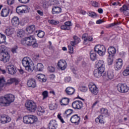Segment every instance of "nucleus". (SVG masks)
Segmentation results:
<instances>
[{
  "label": "nucleus",
  "mask_w": 129,
  "mask_h": 129,
  "mask_svg": "<svg viewBox=\"0 0 129 129\" xmlns=\"http://www.w3.org/2000/svg\"><path fill=\"white\" fill-rule=\"evenodd\" d=\"M104 73V71H102L101 70H99L97 69L94 71V76L96 78H99V77H101L102 76V74Z\"/></svg>",
  "instance_id": "obj_22"
},
{
  "label": "nucleus",
  "mask_w": 129,
  "mask_h": 129,
  "mask_svg": "<svg viewBox=\"0 0 129 129\" xmlns=\"http://www.w3.org/2000/svg\"><path fill=\"white\" fill-rule=\"evenodd\" d=\"M42 95L43 96V99H45V98H47L48 97V91H44L42 92Z\"/></svg>",
  "instance_id": "obj_54"
},
{
  "label": "nucleus",
  "mask_w": 129,
  "mask_h": 129,
  "mask_svg": "<svg viewBox=\"0 0 129 129\" xmlns=\"http://www.w3.org/2000/svg\"><path fill=\"white\" fill-rule=\"evenodd\" d=\"M73 113V110L71 109H69L67 110L64 113V116L66 117H68L69 115H71Z\"/></svg>",
  "instance_id": "obj_35"
},
{
  "label": "nucleus",
  "mask_w": 129,
  "mask_h": 129,
  "mask_svg": "<svg viewBox=\"0 0 129 129\" xmlns=\"http://www.w3.org/2000/svg\"><path fill=\"white\" fill-rule=\"evenodd\" d=\"M107 76L110 80L113 79V77H114L113 75V72L111 71H108Z\"/></svg>",
  "instance_id": "obj_40"
},
{
  "label": "nucleus",
  "mask_w": 129,
  "mask_h": 129,
  "mask_svg": "<svg viewBox=\"0 0 129 129\" xmlns=\"http://www.w3.org/2000/svg\"><path fill=\"white\" fill-rule=\"evenodd\" d=\"M108 53L109 54V57H113L115 53H116V49L114 47L110 46L108 49Z\"/></svg>",
  "instance_id": "obj_21"
},
{
  "label": "nucleus",
  "mask_w": 129,
  "mask_h": 129,
  "mask_svg": "<svg viewBox=\"0 0 129 129\" xmlns=\"http://www.w3.org/2000/svg\"><path fill=\"white\" fill-rule=\"evenodd\" d=\"M38 121V118L36 116L27 115L23 117V122L24 123L33 124Z\"/></svg>",
  "instance_id": "obj_5"
},
{
  "label": "nucleus",
  "mask_w": 129,
  "mask_h": 129,
  "mask_svg": "<svg viewBox=\"0 0 129 129\" xmlns=\"http://www.w3.org/2000/svg\"><path fill=\"white\" fill-rule=\"evenodd\" d=\"M70 121L72 123H76V124H79L80 122V116L77 114L73 115L70 118Z\"/></svg>",
  "instance_id": "obj_14"
},
{
  "label": "nucleus",
  "mask_w": 129,
  "mask_h": 129,
  "mask_svg": "<svg viewBox=\"0 0 129 129\" xmlns=\"http://www.w3.org/2000/svg\"><path fill=\"white\" fill-rule=\"evenodd\" d=\"M36 30V27L35 25H30L26 28V32H27V34H32L34 31Z\"/></svg>",
  "instance_id": "obj_30"
},
{
  "label": "nucleus",
  "mask_w": 129,
  "mask_h": 129,
  "mask_svg": "<svg viewBox=\"0 0 129 129\" xmlns=\"http://www.w3.org/2000/svg\"><path fill=\"white\" fill-rule=\"evenodd\" d=\"M30 12V9L27 7V6H18L16 8V13L21 15V14H26V13H29Z\"/></svg>",
  "instance_id": "obj_9"
},
{
  "label": "nucleus",
  "mask_w": 129,
  "mask_h": 129,
  "mask_svg": "<svg viewBox=\"0 0 129 129\" xmlns=\"http://www.w3.org/2000/svg\"><path fill=\"white\" fill-rule=\"evenodd\" d=\"M36 78L40 82H46L47 81V78L44 74H38L36 76Z\"/></svg>",
  "instance_id": "obj_18"
},
{
  "label": "nucleus",
  "mask_w": 129,
  "mask_h": 129,
  "mask_svg": "<svg viewBox=\"0 0 129 129\" xmlns=\"http://www.w3.org/2000/svg\"><path fill=\"white\" fill-rule=\"evenodd\" d=\"M68 48H69V52L71 54H73V52H74V48H73V46H72V45H68Z\"/></svg>",
  "instance_id": "obj_58"
},
{
  "label": "nucleus",
  "mask_w": 129,
  "mask_h": 129,
  "mask_svg": "<svg viewBox=\"0 0 129 129\" xmlns=\"http://www.w3.org/2000/svg\"><path fill=\"white\" fill-rule=\"evenodd\" d=\"M71 46H72L73 47H74L75 45H77L78 43H77L74 40L70 42Z\"/></svg>",
  "instance_id": "obj_63"
},
{
  "label": "nucleus",
  "mask_w": 129,
  "mask_h": 129,
  "mask_svg": "<svg viewBox=\"0 0 129 129\" xmlns=\"http://www.w3.org/2000/svg\"><path fill=\"white\" fill-rule=\"evenodd\" d=\"M82 39L83 40H84V44H87L86 42H88V41H92V40H93L92 36H86V34H84L83 35Z\"/></svg>",
  "instance_id": "obj_29"
},
{
  "label": "nucleus",
  "mask_w": 129,
  "mask_h": 129,
  "mask_svg": "<svg viewBox=\"0 0 129 129\" xmlns=\"http://www.w3.org/2000/svg\"><path fill=\"white\" fill-rule=\"evenodd\" d=\"M113 63V56H109L108 57V65H112Z\"/></svg>",
  "instance_id": "obj_45"
},
{
  "label": "nucleus",
  "mask_w": 129,
  "mask_h": 129,
  "mask_svg": "<svg viewBox=\"0 0 129 129\" xmlns=\"http://www.w3.org/2000/svg\"><path fill=\"white\" fill-rule=\"evenodd\" d=\"M123 63L122 62V59L121 58H119L116 61V63L115 64V70H120L122 68V65Z\"/></svg>",
  "instance_id": "obj_19"
},
{
  "label": "nucleus",
  "mask_w": 129,
  "mask_h": 129,
  "mask_svg": "<svg viewBox=\"0 0 129 129\" xmlns=\"http://www.w3.org/2000/svg\"><path fill=\"white\" fill-rule=\"evenodd\" d=\"M89 88L90 91H91L92 94H94V95H97V94H98L99 90L98 89V88H97L96 85H95V84H93L92 83L90 84L89 85Z\"/></svg>",
  "instance_id": "obj_12"
},
{
  "label": "nucleus",
  "mask_w": 129,
  "mask_h": 129,
  "mask_svg": "<svg viewBox=\"0 0 129 129\" xmlns=\"http://www.w3.org/2000/svg\"><path fill=\"white\" fill-rule=\"evenodd\" d=\"M27 85L29 87H32L33 88H35L36 86H37V84H36V80L34 79H29L27 82Z\"/></svg>",
  "instance_id": "obj_25"
},
{
  "label": "nucleus",
  "mask_w": 129,
  "mask_h": 129,
  "mask_svg": "<svg viewBox=\"0 0 129 129\" xmlns=\"http://www.w3.org/2000/svg\"><path fill=\"white\" fill-rule=\"evenodd\" d=\"M11 55L9 52L0 53V61H2L4 63H7L10 61Z\"/></svg>",
  "instance_id": "obj_10"
},
{
  "label": "nucleus",
  "mask_w": 129,
  "mask_h": 129,
  "mask_svg": "<svg viewBox=\"0 0 129 129\" xmlns=\"http://www.w3.org/2000/svg\"><path fill=\"white\" fill-rule=\"evenodd\" d=\"M11 52L14 54H15V53H18V46H16L15 47H13L11 49Z\"/></svg>",
  "instance_id": "obj_55"
},
{
  "label": "nucleus",
  "mask_w": 129,
  "mask_h": 129,
  "mask_svg": "<svg viewBox=\"0 0 129 129\" xmlns=\"http://www.w3.org/2000/svg\"><path fill=\"white\" fill-rule=\"evenodd\" d=\"M43 113H45V109H44V107L39 106L37 109L38 115H42Z\"/></svg>",
  "instance_id": "obj_33"
},
{
  "label": "nucleus",
  "mask_w": 129,
  "mask_h": 129,
  "mask_svg": "<svg viewBox=\"0 0 129 129\" xmlns=\"http://www.w3.org/2000/svg\"><path fill=\"white\" fill-rule=\"evenodd\" d=\"M6 42V36L0 33V44Z\"/></svg>",
  "instance_id": "obj_42"
},
{
  "label": "nucleus",
  "mask_w": 129,
  "mask_h": 129,
  "mask_svg": "<svg viewBox=\"0 0 129 129\" xmlns=\"http://www.w3.org/2000/svg\"><path fill=\"white\" fill-rule=\"evenodd\" d=\"M100 112L101 114L107 115L108 114V110L105 108H102L100 109Z\"/></svg>",
  "instance_id": "obj_41"
},
{
  "label": "nucleus",
  "mask_w": 129,
  "mask_h": 129,
  "mask_svg": "<svg viewBox=\"0 0 129 129\" xmlns=\"http://www.w3.org/2000/svg\"><path fill=\"white\" fill-rule=\"evenodd\" d=\"M15 4V0H7V4L9 6H12V5H14Z\"/></svg>",
  "instance_id": "obj_59"
},
{
  "label": "nucleus",
  "mask_w": 129,
  "mask_h": 129,
  "mask_svg": "<svg viewBox=\"0 0 129 129\" xmlns=\"http://www.w3.org/2000/svg\"><path fill=\"white\" fill-rule=\"evenodd\" d=\"M12 24L14 27H17L20 25V20L19 19V17L17 16H14L11 20Z\"/></svg>",
  "instance_id": "obj_24"
},
{
  "label": "nucleus",
  "mask_w": 129,
  "mask_h": 129,
  "mask_svg": "<svg viewBox=\"0 0 129 129\" xmlns=\"http://www.w3.org/2000/svg\"><path fill=\"white\" fill-rule=\"evenodd\" d=\"M49 107L50 110H54V109H56L57 107H58V105H57L56 103H51L49 105Z\"/></svg>",
  "instance_id": "obj_37"
},
{
  "label": "nucleus",
  "mask_w": 129,
  "mask_h": 129,
  "mask_svg": "<svg viewBox=\"0 0 129 129\" xmlns=\"http://www.w3.org/2000/svg\"><path fill=\"white\" fill-rule=\"evenodd\" d=\"M15 83L16 85L19 84V80H18L15 78H13L8 80L7 82L6 83L5 78L0 79V92L2 91V89L4 86H10V85L13 84V83Z\"/></svg>",
  "instance_id": "obj_2"
},
{
  "label": "nucleus",
  "mask_w": 129,
  "mask_h": 129,
  "mask_svg": "<svg viewBox=\"0 0 129 129\" xmlns=\"http://www.w3.org/2000/svg\"><path fill=\"white\" fill-rule=\"evenodd\" d=\"M25 107L27 110L31 111V112H35L37 109V104L32 100L27 101L25 103Z\"/></svg>",
  "instance_id": "obj_4"
},
{
  "label": "nucleus",
  "mask_w": 129,
  "mask_h": 129,
  "mask_svg": "<svg viewBox=\"0 0 129 129\" xmlns=\"http://www.w3.org/2000/svg\"><path fill=\"white\" fill-rule=\"evenodd\" d=\"M80 89L82 92H86V91H87V87L85 86H82L80 87Z\"/></svg>",
  "instance_id": "obj_51"
},
{
  "label": "nucleus",
  "mask_w": 129,
  "mask_h": 129,
  "mask_svg": "<svg viewBox=\"0 0 129 129\" xmlns=\"http://www.w3.org/2000/svg\"><path fill=\"white\" fill-rule=\"evenodd\" d=\"M21 4H27L30 2V0H18Z\"/></svg>",
  "instance_id": "obj_61"
},
{
  "label": "nucleus",
  "mask_w": 129,
  "mask_h": 129,
  "mask_svg": "<svg viewBox=\"0 0 129 129\" xmlns=\"http://www.w3.org/2000/svg\"><path fill=\"white\" fill-rule=\"evenodd\" d=\"M17 35L19 38H23L25 36V31L22 29H20L17 31Z\"/></svg>",
  "instance_id": "obj_34"
},
{
  "label": "nucleus",
  "mask_w": 129,
  "mask_h": 129,
  "mask_svg": "<svg viewBox=\"0 0 129 129\" xmlns=\"http://www.w3.org/2000/svg\"><path fill=\"white\" fill-rule=\"evenodd\" d=\"M102 23H103V21L102 20H101V19H99V20H97L96 21V24L97 25H99L100 24H102Z\"/></svg>",
  "instance_id": "obj_64"
},
{
  "label": "nucleus",
  "mask_w": 129,
  "mask_h": 129,
  "mask_svg": "<svg viewBox=\"0 0 129 129\" xmlns=\"http://www.w3.org/2000/svg\"><path fill=\"white\" fill-rule=\"evenodd\" d=\"M72 107L74 109L80 110L83 107V103L80 100H76L72 103Z\"/></svg>",
  "instance_id": "obj_11"
},
{
  "label": "nucleus",
  "mask_w": 129,
  "mask_h": 129,
  "mask_svg": "<svg viewBox=\"0 0 129 129\" xmlns=\"http://www.w3.org/2000/svg\"><path fill=\"white\" fill-rule=\"evenodd\" d=\"M37 40L33 36L24 38L22 41L21 43L23 45H27V46H32Z\"/></svg>",
  "instance_id": "obj_6"
},
{
  "label": "nucleus",
  "mask_w": 129,
  "mask_h": 129,
  "mask_svg": "<svg viewBox=\"0 0 129 129\" xmlns=\"http://www.w3.org/2000/svg\"><path fill=\"white\" fill-rule=\"evenodd\" d=\"M22 65L25 67L26 70L29 72H33L35 70L34 63L30 62L29 57H25L22 60Z\"/></svg>",
  "instance_id": "obj_3"
},
{
  "label": "nucleus",
  "mask_w": 129,
  "mask_h": 129,
  "mask_svg": "<svg viewBox=\"0 0 129 129\" xmlns=\"http://www.w3.org/2000/svg\"><path fill=\"white\" fill-rule=\"evenodd\" d=\"M61 11H62V9L59 7H53L52 9V13L53 14H59L61 13Z\"/></svg>",
  "instance_id": "obj_31"
},
{
  "label": "nucleus",
  "mask_w": 129,
  "mask_h": 129,
  "mask_svg": "<svg viewBox=\"0 0 129 129\" xmlns=\"http://www.w3.org/2000/svg\"><path fill=\"white\" fill-rule=\"evenodd\" d=\"M49 6V2L48 1H44L43 3V8L46 9Z\"/></svg>",
  "instance_id": "obj_52"
},
{
  "label": "nucleus",
  "mask_w": 129,
  "mask_h": 129,
  "mask_svg": "<svg viewBox=\"0 0 129 129\" xmlns=\"http://www.w3.org/2000/svg\"><path fill=\"white\" fill-rule=\"evenodd\" d=\"M32 46L34 48H38V44L37 43V40L35 41V42L32 43Z\"/></svg>",
  "instance_id": "obj_62"
},
{
  "label": "nucleus",
  "mask_w": 129,
  "mask_h": 129,
  "mask_svg": "<svg viewBox=\"0 0 129 129\" xmlns=\"http://www.w3.org/2000/svg\"><path fill=\"white\" fill-rule=\"evenodd\" d=\"M120 12H126V11H128V7L126 5H124L120 9Z\"/></svg>",
  "instance_id": "obj_46"
},
{
  "label": "nucleus",
  "mask_w": 129,
  "mask_h": 129,
  "mask_svg": "<svg viewBox=\"0 0 129 129\" xmlns=\"http://www.w3.org/2000/svg\"><path fill=\"white\" fill-rule=\"evenodd\" d=\"M69 101H70V99H69V98L66 97L63 98L60 100V105L61 106L68 105V104H69Z\"/></svg>",
  "instance_id": "obj_26"
},
{
  "label": "nucleus",
  "mask_w": 129,
  "mask_h": 129,
  "mask_svg": "<svg viewBox=\"0 0 129 129\" xmlns=\"http://www.w3.org/2000/svg\"><path fill=\"white\" fill-rule=\"evenodd\" d=\"M116 25H118V23H113L109 24L107 26H106L107 29H108L109 28H111V27H114V26H116Z\"/></svg>",
  "instance_id": "obj_56"
},
{
  "label": "nucleus",
  "mask_w": 129,
  "mask_h": 129,
  "mask_svg": "<svg viewBox=\"0 0 129 129\" xmlns=\"http://www.w3.org/2000/svg\"><path fill=\"white\" fill-rule=\"evenodd\" d=\"M48 128L49 129H56L58 126V124L56 120H51L48 124Z\"/></svg>",
  "instance_id": "obj_20"
},
{
  "label": "nucleus",
  "mask_w": 129,
  "mask_h": 129,
  "mask_svg": "<svg viewBox=\"0 0 129 129\" xmlns=\"http://www.w3.org/2000/svg\"><path fill=\"white\" fill-rule=\"evenodd\" d=\"M96 120H99L100 123H104V120L103 119V116L100 115L97 118Z\"/></svg>",
  "instance_id": "obj_43"
},
{
  "label": "nucleus",
  "mask_w": 129,
  "mask_h": 129,
  "mask_svg": "<svg viewBox=\"0 0 129 129\" xmlns=\"http://www.w3.org/2000/svg\"><path fill=\"white\" fill-rule=\"evenodd\" d=\"M65 91L67 95H72L73 94H74V92H75V89L72 87H68L66 88Z\"/></svg>",
  "instance_id": "obj_27"
},
{
  "label": "nucleus",
  "mask_w": 129,
  "mask_h": 129,
  "mask_svg": "<svg viewBox=\"0 0 129 129\" xmlns=\"http://www.w3.org/2000/svg\"><path fill=\"white\" fill-rule=\"evenodd\" d=\"M34 69L36 71H43L44 66L41 63H38L35 67H34Z\"/></svg>",
  "instance_id": "obj_32"
},
{
  "label": "nucleus",
  "mask_w": 129,
  "mask_h": 129,
  "mask_svg": "<svg viewBox=\"0 0 129 129\" xmlns=\"http://www.w3.org/2000/svg\"><path fill=\"white\" fill-rule=\"evenodd\" d=\"M15 101V96L13 94H6L0 97L1 106H9Z\"/></svg>",
  "instance_id": "obj_1"
},
{
  "label": "nucleus",
  "mask_w": 129,
  "mask_h": 129,
  "mask_svg": "<svg viewBox=\"0 0 129 129\" xmlns=\"http://www.w3.org/2000/svg\"><path fill=\"white\" fill-rule=\"evenodd\" d=\"M57 118H58V119H59V120H60V121H61V122H62V123H64V122H65V121H64V119H63V118H62V116H61L60 113L58 114Z\"/></svg>",
  "instance_id": "obj_57"
},
{
  "label": "nucleus",
  "mask_w": 129,
  "mask_h": 129,
  "mask_svg": "<svg viewBox=\"0 0 129 129\" xmlns=\"http://www.w3.org/2000/svg\"><path fill=\"white\" fill-rule=\"evenodd\" d=\"M10 9H3L1 12V16L3 17L4 18L8 17L9 16V14H10Z\"/></svg>",
  "instance_id": "obj_28"
},
{
  "label": "nucleus",
  "mask_w": 129,
  "mask_h": 129,
  "mask_svg": "<svg viewBox=\"0 0 129 129\" xmlns=\"http://www.w3.org/2000/svg\"><path fill=\"white\" fill-rule=\"evenodd\" d=\"M47 69L49 72H51V73L55 72V68H54L53 66L48 67Z\"/></svg>",
  "instance_id": "obj_53"
},
{
  "label": "nucleus",
  "mask_w": 129,
  "mask_h": 129,
  "mask_svg": "<svg viewBox=\"0 0 129 129\" xmlns=\"http://www.w3.org/2000/svg\"><path fill=\"white\" fill-rule=\"evenodd\" d=\"M117 89L120 93H126L128 92L129 87L125 84H118L117 85Z\"/></svg>",
  "instance_id": "obj_8"
},
{
  "label": "nucleus",
  "mask_w": 129,
  "mask_h": 129,
  "mask_svg": "<svg viewBox=\"0 0 129 129\" xmlns=\"http://www.w3.org/2000/svg\"><path fill=\"white\" fill-rule=\"evenodd\" d=\"M88 15L89 17H91V18H96L97 16L96 13L93 12H89Z\"/></svg>",
  "instance_id": "obj_49"
},
{
  "label": "nucleus",
  "mask_w": 129,
  "mask_h": 129,
  "mask_svg": "<svg viewBox=\"0 0 129 129\" xmlns=\"http://www.w3.org/2000/svg\"><path fill=\"white\" fill-rule=\"evenodd\" d=\"M96 67L100 70L104 71V70H105V63H104V61L99 60L96 63Z\"/></svg>",
  "instance_id": "obj_15"
},
{
  "label": "nucleus",
  "mask_w": 129,
  "mask_h": 129,
  "mask_svg": "<svg viewBox=\"0 0 129 129\" xmlns=\"http://www.w3.org/2000/svg\"><path fill=\"white\" fill-rule=\"evenodd\" d=\"M90 59L92 61H95L96 60V53L95 52L91 51L90 55Z\"/></svg>",
  "instance_id": "obj_36"
},
{
  "label": "nucleus",
  "mask_w": 129,
  "mask_h": 129,
  "mask_svg": "<svg viewBox=\"0 0 129 129\" xmlns=\"http://www.w3.org/2000/svg\"><path fill=\"white\" fill-rule=\"evenodd\" d=\"M8 70L9 74H11V75H14V74H16V69L14 65L10 64L9 66H8Z\"/></svg>",
  "instance_id": "obj_23"
},
{
  "label": "nucleus",
  "mask_w": 129,
  "mask_h": 129,
  "mask_svg": "<svg viewBox=\"0 0 129 129\" xmlns=\"http://www.w3.org/2000/svg\"><path fill=\"white\" fill-rule=\"evenodd\" d=\"M44 36H45V32L44 31H42L41 30H39L38 33L37 34V36L39 38H43Z\"/></svg>",
  "instance_id": "obj_44"
},
{
  "label": "nucleus",
  "mask_w": 129,
  "mask_h": 129,
  "mask_svg": "<svg viewBox=\"0 0 129 129\" xmlns=\"http://www.w3.org/2000/svg\"><path fill=\"white\" fill-rule=\"evenodd\" d=\"M123 76H128L129 75V67H127L125 70L123 71Z\"/></svg>",
  "instance_id": "obj_47"
},
{
  "label": "nucleus",
  "mask_w": 129,
  "mask_h": 129,
  "mask_svg": "<svg viewBox=\"0 0 129 129\" xmlns=\"http://www.w3.org/2000/svg\"><path fill=\"white\" fill-rule=\"evenodd\" d=\"M95 52H96L99 56H104L106 52V48L104 45H97L94 48Z\"/></svg>",
  "instance_id": "obj_7"
},
{
  "label": "nucleus",
  "mask_w": 129,
  "mask_h": 129,
  "mask_svg": "<svg viewBox=\"0 0 129 129\" xmlns=\"http://www.w3.org/2000/svg\"><path fill=\"white\" fill-rule=\"evenodd\" d=\"M71 26H72L71 21H67L63 25L61 26L60 28L64 31H66V30H69L71 29Z\"/></svg>",
  "instance_id": "obj_16"
},
{
  "label": "nucleus",
  "mask_w": 129,
  "mask_h": 129,
  "mask_svg": "<svg viewBox=\"0 0 129 129\" xmlns=\"http://www.w3.org/2000/svg\"><path fill=\"white\" fill-rule=\"evenodd\" d=\"M73 39L74 41L78 44H79V43H80V41H81L80 40V38H79V37H78V36L76 35L74 36Z\"/></svg>",
  "instance_id": "obj_48"
},
{
  "label": "nucleus",
  "mask_w": 129,
  "mask_h": 129,
  "mask_svg": "<svg viewBox=\"0 0 129 129\" xmlns=\"http://www.w3.org/2000/svg\"><path fill=\"white\" fill-rule=\"evenodd\" d=\"M14 32L15 30H14V29H7L6 30V34L7 36H11V35L14 34Z\"/></svg>",
  "instance_id": "obj_38"
},
{
  "label": "nucleus",
  "mask_w": 129,
  "mask_h": 129,
  "mask_svg": "<svg viewBox=\"0 0 129 129\" xmlns=\"http://www.w3.org/2000/svg\"><path fill=\"white\" fill-rule=\"evenodd\" d=\"M57 66L61 70H65L67 67V63L64 60H60L57 63Z\"/></svg>",
  "instance_id": "obj_17"
},
{
  "label": "nucleus",
  "mask_w": 129,
  "mask_h": 129,
  "mask_svg": "<svg viewBox=\"0 0 129 129\" xmlns=\"http://www.w3.org/2000/svg\"><path fill=\"white\" fill-rule=\"evenodd\" d=\"M64 81L67 83H69L71 81V77H67L64 78Z\"/></svg>",
  "instance_id": "obj_60"
},
{
  "label": "nucleus",
  "mask_w": 129,
  "mask_h": 129,
  "mask_svg": "<svg viewBox=\"0 0 129 129\" xmlns=\"http://www.w3.org/2000/svg\"><path fill=\"white\" fill-rule=\"evenodd\" d=\"M0 50L1 53H8V47H6V45H2L0 46Z\"/></svg>",
  "instance_id": "obj_39"
},
{
  "label": "nucleus",
  "mask_w": 129,
  "mask_h": 129,
  "mask_svg": "<svg viewBox=\"0 0 129 129\" xmlns=\"http://www.w3.org/2000/svg\"><path fill=\"white\" fill-rule=\"evenodd\" d=\"M11 120H12V119L9 116H7V115L5 114L0 115V121L2 123H8V122H10Z\"/></svg>",
  "instance_id": "obj_13"
},
{
  "label": "nucleus",
  "mask_w": 129,
  "mask_h": 129,
  "mask_svg": "<svg viewBox=\"0 0 129 129\" xmlns=\"http://www.w3.org/2000/svg\"><path fill=\"white\" fill-rule=\"evenodd\" d=\"M48 22L51 24V25H58V24H59V21L55 20H49Z\"/></svg>",
  "instance_id": "obj_50"
}]
</instances>
